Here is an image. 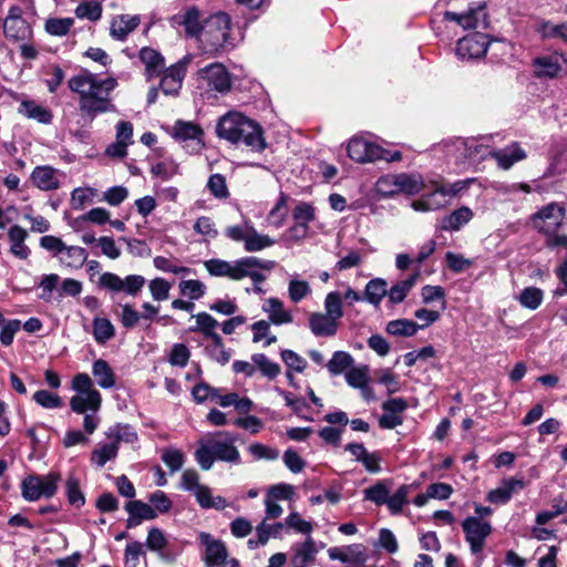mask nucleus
Masks as SVG:
<instances>
[{
	"mask_svg": "<svg viewBox=\"0 0 567 567\" xmlns=\"http://www.w3.org/2000/svg\"><path fill=\"white\" fill-rule=\"evenodd\" d=\"M197 76L209 90L224 94L231 89L230 74L221 63L216 62L199 69Z\"/></svg>",
	"mask_w": 567,
	"mask_h": 567,
	"instance_id": "nucleus-10",
	"label": "nucleus"
},
{
	"mask_svg": "<svg viewBox=\"0 0 567 567\" xmlns=\"http://www.w3.org/2000/svg\"><path fill=\"white\" fill-rule=\"evenodd\" d=\"M145 281L141 275H130L122 279L116 274L104 272L99 279V286L109 291H124L126 295L136 296L144 287Z\"/></svg>",
	"mask_w": 567,
	"mask_h": 567,
	"instance_id": "nucleus-9",
	"label": "nucleus"
},
{
	"mask_svg": "<svg viewBox=\"0 0 567 567\" xmlns=\"http://www.w3.org/2000/svg\"><path fill=\"white\" fill-rule=\"evenodd\" d=\"M61 474L55 471L47 475H30L22 481L21 493L24 499L34 502L40 498H51L58 492Z\"/></svg>",
	"mask_w": 567,
	"mask_h": 567,
	"instance_id": "nucleus-5",
	"label": "nucleus"
},
{
	"mask_svg": "<svg viewBox=\"0 0 567 567\" xmlns=\"http://www.w3.org/2000/svg\"><path fill=\"white\" fill-rule=\"evenodd\" d=\"M460 142H466V138L455 137L443 141L433 147V152L444 153L447 161L454 162L455 165L466 164V152H464Z\"/></svg>",
	"mask_w": 567,
	"mask_h": 567,
	"instance_id": "nucleus-28",
	"label": "nucleus"
},
{
	"mask_svg": "<svg viewBox=\"0 0 567 567\" xmlns=\"http://www.w3.org/2000/svg\"><path fill=\"white\" fill-rule=\"evenodd\" d=\"M194 495L202 508L224 509L227 506L226 499L221 496H213L210 488L206 485H202Z\"/></svg>",
	"mask_w": 567,
	"mask_h": 567,
	"instance_id": "nucleus-44",
	"label": "nucleus"
},
{
	"mask_svg": "<svg viewBox=\"0 0 567 567\" xmlns=\"http://www.w3.org/2000/svg\"><path fill=\"white\" fill-rule=\"evenodd\" d=\"M399 194L416 195L424 188V181L420 174H396Z\"/></svg>",
	"mask_w": 567,
	"mask_h": 567,
	"instance_id": "nucleus-42",
	"label": "nucleus"
},
{
	"mask_svg": "<svg viewBox=\"0 0 567 567\" xmlns=\"http://www.w3.org/2000/svg\"><path fill=\"white\" fill-rule=\"evenodd\" d=\"M200 546L204 548L203 561L205 567H240L238 559L229 557L224 542L206 532L198 534Z\"/></svg>",
	"mask_w": 567,
	"mask_h": 567,
	"instance_id": "nucleus-6",
	"label": "nucleus"
},
{
	"mask_svg": "<svg viewBox=\"0 0 567 567\" xmlns=\"http://www.w3.org/2000/svg\"><path fill=\"white\" fill-rule=\"evenodd\" d=\"M492 157L496 159L498 166L503 169L511 168L515 163L526 158V152L514 142L501 150H494Z\"/></svg>",
	"mask_w": 567,
	"mask_h": 567,
	"instance_id": "nucleus-31",
	"label": "nucleus"
},
{
	"mask_svg": "<svg viewBox=\"0 0 567 567\" xmlns=\"http://www.w3.org/2000/svg\"><path fill=\"white\" fill-rule=\"evenodd\" d=\"M364 498L369 499L377 505H383L388 501L389 488L384 482H378L373 486L363 491Z\"/></svg>",
	"mask_w": 567,
	"mask_h": 567,
	"instance_id": "nucleus-64",
	"label": "nucleus"
},
{
	"mask_svg": "<svg viewBox=\"0 0 567 567\" xmlns=\"http://www.w3.org/2000/svg\"><path fill=\"white\" fill-rule=\"evenodd\" d=\"M8 238L10 241V252L19 258L27 259L31 250L25 245V239L28 238V231L19 225H13L9 228Z\"/></svg>",
	"mask_w": 567,
	"mask_h": 567,
	"instance_id": "nucleus-33",
	"label": "nucleus"
},
{
	"mask_svg": "<svg viewBox=\"0 0 567 567\" xmlns=\"http://www.w3.org/2000/svg\"><path fill=\"white\" fill-rule=\"evenodd\" d=\"M488 44L486 34L474 32L457 41L455 53L461 60L480 59L485 55Z\"/></svg>",
	"mask_w": 567,
	"mask_h": 567,
	"instance_id": "nucleus-12",
	"label": "nucleus"
},
{
	"mask_svg": "<svg viewBox=\"0 0 567 567\" xmlns=\"http://www.w3.org/2000/svg\"><path fill=\"white\" fill-rule=\"evenodd\" d=\"M489 137L483 136L480 138H466V142H460L464 152H466V164H476L487 157H492L493 148L487 143Z\"/></svg>",
	"mask_w": 567,
	"mask_h": 567,
	"instance_id": "nucleus-23",
	"label": "nucleus"
},
{
	"mask_svg": "<svg viewBox=\"0 0 567 567\" xmlns=\"http://www.w3.org/2000/svg\"><path fill=\"white\" fill-rule=\"evenodd\" d=\"M247 257L239 258L235 261H227L218 258L206 260L204 266L209 275L215 277H227L231 280H240V275Z\"/></svg>",
	"mask_w": 567,
	"mask_h": 567,
	"instance_id": "nucleus-19",
	"label": "nucleus"
},
{
	"mask_svg": "<svg viewBox=\"0 0 567 567\" xmlns=\"http://www.w3.org/2000/svg\"><path fill=\"white\" fill-rule=\"evenodd\" d=\"M172 285L164 278L157 277L148 282V289L155 301H164L169 297Z\"/></svg>",
	"mask_w": 567,
	"mask_h": 567,
	"instance_id": "nucleus-62",
	"label": "nucleus"
},
{
	"mask_svg": "<svg viewBox=\"0 0 567 567\" xmlns=\"http://www.w3.org/2000/svg\"><path fill=\"white\" fill-rule=\"evenodd\" d=\"M444 19L456 22L464 29H476L478 27L485 28L487 25L485 6L482 3H478L474 8H470L463 13L446 11L444 13Z\"/></svg>",
	"mask_w": 567,
	"mask_h": 567,
	"instance_id": "nucleus-20",
	"label": "nucleus"
},
{
	"mask_svg": "<svg viewBox=\"0 0 567 567\" xmlns=\"http://www.w3.org/2000/svg\"><path fill=\"white\" fill-rule=\"evenodd\" d=\"M68 85L79 95V110L84 120L92 122L100 114L116 111L112 100V92L117 86L115 78L99 79L97 74L82 70L68 81Z\"/></svg>",
	"mask_w": 567,
	"mask_h": 567,
	"instance_id": "nucleus-1",
	"label": "nucleus"
},
{
	"mask_svg": "<svg viewBox=\"0 0 567 567\" xmlns=\"http://www.w3.org/2000/svg\"><path fill=\"white\" fill-rule=\"evenodd\" d=\"M87 251L79 246H65V249L59 256L62 266L70 269H80L87 260Z\"/></svg>",
	"mask_w": 567,
	"mask_h": 567,
	"instance_id": "nucleus-38",
	"label": "nucleus"
},
{
	"mask_svg": "<svg viewBox=\"0 0 567 567\" xmlns=\"http://www.w3.org/2000/svg\"><path fill=\"white\" fill-rule=\"evenodd\" d=\"M292 567H309L316 560L319 548L312 537L308 536L305 542L292 546Z\"/></svg>",
	"mask_w": 567,
	"mask_h": 567,
	"instance_id": "nucleus-24",
	"label": "nucleus"
},
{
	"mask_svg": "<svg viewBox=\"0 0 567 567\" xmlns=\"http://www.w3.org/2000/svg\"><path fill=\"white\" fill-rule=\"evenodd\" d=\"M246 116L239 112H228L223 115L216 125L217 136L233 144L238 143V133Z\"/></svg>",
	"mask_w": 567,
	"mask_h": 567,
	"instance_id": "nucleus-22",
	"label": "nucleus"
},
{
	"mask_svg": "<svg viewBox=\"0 0 567 567\" xmlns=\"http://www.w3.org/2000/svg\"><path fill=\"white\" fill-rule=\"evenodd\" d=\"M348 155L358 163H372L385 156L381 146L360 137L350 140L348 144Z\"/></svg>",
	"mask_w": 567,
	"mask_h": 567,
	"instance_id": "nucleus-15",
	"label": "nucleus"
},
{
	"mask_svg": "<svg viewBox=\"0 0 567 567\" xmlns=\"http://www.w3.org/2000/svg\"><path fill=\"white\" fill-rule=\"evenodd\" d=\"M422 328L423 326L417 324L413 320L395 319L386 323L385 331L395 337H412Z\"/></svg>",
	"mask_w": 567,
	"mask_h": 567,
	"instance_id": "nucleus-43",
	"label": "nucleus"
},
{
	"mask_svg": "<svg viewBox=\"0 0 567 567\" xmlns=\"http://www.w3.org/2000/svg\"><path fill=\"white\" fill-rule=\"evenodd\" d=\"M251 361L259 369L261 374L270 380L276 379L281 372L280 365L277 362L271 361L264 353L252 354Z\"/></svg>",
	"mask_w": 567,
	"mask_h": 567,
	"instance_id": "nucleus-49",
	"label": "nucleus"
},
{
	"mask_svg": "<svg viewBox=\"0 0 567 567\" xmlns=\"http://www.w3.org/2000/svg\"><path fill=\"white\" fill-rule=\"evenodd\" d=\"M189 62L190 56L186 55L165 70L159 83V87L165 95L174 96L179 93Z\"/></svg>",
	"mask_w": 567,
	"mask_h": 567,
	"instance_id": "nucleus-13",
	"label": "nucleus"
},
{
	"mask_svg": "<svg viewBox=\"0 0 567 567\" xmlns=\"http://www.w3.org/2000/svg\"><path fill=\"white\" fill-rule=\"evenodd\" d=\"M262 310L268 313L269 322L276 326L287 324L293 321L291 312L285 309L284 302L279 298H268L262 306Z\"/></svg>",
	"mask_w": 567,
	"mask_h": 567,
	"instance_id": "nucleus-32",
	"label": "nucleus"
},
{
	"mask_svg": "<svg viewBox=\"0 0 567 567\" xmlns=\"http://www.w3.org/2000/svg\"><path fill=\"white\" fill-rule=\"evenodd\" d=\"M231 20L225 12H216L204 20V30L198 41L206 54L217 55L228 52L235 47L230 34Z\"/></svg>",
	"mask_w": 567,
	"mask_h": 567,
	"instance_id": "nucleus-3",
	"label": "nucleus"
},
{
	"mask_svg": "<svg viewBox=\"0 0 567 567\" xmlns=\"http://www.w3.org/2000/svg\"><path fill=\"white\" fill-rule=\"evenodd\" d=\"M238 143L245 144L254 152H262L267 147L262 127L247 116L238 133Z\"/></svg>",
	"mask_w": 567,
	"mask_h": 567,
	"instance_id": "nucleus-18",
	"label": "nucleus"
},
{
	"mask_svg": "<svg viewBox=\"0 0 567 567\" xmlns=\"http://www.w3.org/2000/svg\"><path fill=\"white\" fill-rule=\"evenodd\" d=\"M525 482L522 478L511 477L504 480L502 485L487 494V501L494 504H506L514 493L523 489Z\"/></svg>",
	"mask_w": 567,
	"mask_h": 567,
	"instance_id": "nucleus-27",
	"label": "nucleus"
},
{
	"mask_svg": "<svg viewBox=\"0 0 567 567\" xmlns=\"http://www.w3.org/2000/svg\"><path fill=\"white\" fill-rule=\"evenodd\" d=\"M533 71L538 79L558 78L567 71V61L557 52L537 56L533 61Z\"/></svg>",
	"mask_w": 567,
	"mask_h": 567,
	"instance_id": "nucleus-11",
	"label": "nucleus"
},
{
	"mask_svg": "<svg viewBox=\"0 0 567 567\" xmlns=\"http://www.w3.org/2000/svg\"><path fill=\"white\" fill-rule=\"evenodd\" d=\"M564 219L565 208L557 203H550L546 206H543L532 217L534 227L546 236L556 233L563 225Z\"/></svg>",
	"mask_w": 567,
	"mask_h": 567,
	"instance_id": "nucleus-8",
	"label": "nucleus"
},
{
	"mask_svg": "<svg viewBox=\"0 0 567 567\" xmlns=\"http://www.w3.org/2000/svg\"><path fill=\"white\" fill-rule=\"evenodd\" d=\"M115 336V328L107 318L93 319V337L99 344H105Z\"/></svg>",
	"mask_w": 567,
	"mask_h": 567,
	"instance_id": "nucleus-46",
	"label": "nucleus"
},
{
	"mask_svg": "<svg viewBox=\"0 0 567 567\" xmlns=\"http://www.w3.org/2000/svg\"><path fill=\"white\" fill-rule=\"evenodd\" d=\"M420 277L419 270L414 274L410 275L406 279L400 280L394 284L391 288H388V298L389 302L393 305H398L404 301L408 297L409 292L416 285L417 279Z\"/></svg>",
	"mask_w": 567,
	"mask_h": 567,
	"instance_id": "nucleus-35",
	"label": "nucleus"
},
{
	"mask_svg": "<svg viewBox=\"0 0 567 567\" xmlns=\"http://www.w3.org/2000/svg\"><path fill=\"white\" fill-rule=\"evenodd\" d=\"M326 316H329L336 322L343 317L342 298L338 291L329 292L324 299Z\"/></svg>",
	"mask_w": 567,
	"mask_h": 567,
	"instance_id": "nucleus-54",
	"label": "nucleus"
},
{
	"mask_svg": "<svg viewBox=\"0 0 567 567\" xmlns=\"http://www.w3.org/2000/svg\"><path fill=\"white\" fill-rule=\"evenodd\" d=\"M217 435L223 436L224 440H218L215 437L208 439L215 458L229 463H239L240 454L238 449L234 445V443L238 440V434L225 431L218 432Z\"/></svg>",
	"mask_w": 567,
	"mask_h": 567,
	"instance_id": "nucleus-16",
	"label": "nucleus"
},
{
	"mask_svg": "<svg viewBox=\"0 0 567 567\" xmlns=\"http://www.w3.org/2000/svg\"><path fill=\"white\" fill-rule=\"evenodd\" d=\"M19 113L42 124H50L53 115L51 111L34 101H22Z\"/></svg>",
	"mask_w": 567,
	"mask_h": 567,
	"instance_id": "nucleus-41",
	"label": "nucleus"
},
{
	"mask_svg": "<svg viewBox=\"0 0 567 567\" xmlns=\"http://www.w3.org/2000/svg\"><path fill=\"white\" fill-rule=\"evenodd\" d=\"M247 239L245 240L244 247L246 251L254 252L260 251L265 248L271 247L275 240L268 235L259 234L255 227H249Z\"/></svg>",
	"mask_w": 567,
	"mask_h": 567,
	"instance_id": "nucleus-48",
	"label": "nucleus"
},
{
	"mask_svg": "<svg viewBox=\"0 0 567 567\" xmlns=\"http://www.w3.org/2000/svg\"><path fill=\"white\" fill-rule=\"evenodd\" d=\"M107 436L114 437L113 442H117V445L120 442L134 443L137 441V433L127 424H116L115 426L110 427Z\"/></svg>",
	"mask_w": 567,
	"mask_h": 567,
	"instance_id": "nucleus-60",
	"label": "nucleus"
},
{
	"mask_svg": "<svg viewBox=\"0 0 567 567\" xmlns=\"http://www.w3.org/2000/svg\"><path fill=\"white\" fill-rule=\"evenodd\" d=\"M92 375L101 389L109 390L116 384V375L104 359H97L92 363Z\"/></svg>",
	"mask_w": 567,
	"mask_h": 567,
	"instance_id": "nucleus-34",
	"label": "nucleus"
},
{
	"mask_svg": "<svg viewBox=\"0 0 567 567\" xmlns=\"http://www.w3.org/2000/svg\"><path fill=\"white\" fill-rule=\"evenodd\" d=\"M207 188L218 199H226L229 196L226 178L221 174H213L207 182Z\"/></svg>",
	"mask_w": 567,
	"mask_h": 567,
	"instance_id": "nucleus-63",
	"label": "nucleus"
},
{
	"mask_svg": "<svg viewBox=\"0 0 567 567\" xmlns=\"http://www.w3.org/2000/svg\"><path fill=\"white\" fill-rule=\"evenodd\" d=\"M543 299V290L534 286L524 288L517 297L520 306L529 310H536L542 305Z\"/></svg>",
	"mask_w": 567,
	"mask_h": 567,
	"instance_id": "nucleus-50",
	"label": "nucleus"
},
{
	"mask_svg": "<svg viewBox=\"0 0 567 567\" xmlns=\"http://www.w3.org/2000/svg\"><path fill=\"white\" fill-rule=\"evenodd\" d=\"M396 174L381 176L375 184V189L382 197H393L399 194Z\"/></svg>",
	"mask_w": 567,
	"mask_h": 567,
	"instance_id": "nucleus-57",
	"label": "nucleus"
},
{
	"mask_svg": "<svg viewBox=\"0 0 567 567\" xmlns=\"http://www.w3.org/2000/svg\"><path fill=\"white\" fill-rule=\"evenodd\" d=\"M178 288L181 295L190 300H198L206 293V285L197 279L182 280Z\"/></svg>",
	"mask_w": 567,
	"mask_h": 567,
	"instance_id": "nucleus-55",
	"label": "nucleus"
},
{
	"mask_svg": "<svg viewBox=\"0 0 567 567\" xmlns=\"http://www.w3.org/2000/svg\"><path fill=\"white\" fill-rule=\"evenodd\" d=\"M172 136L188 153H198L204 147V131L194 122L177 120L172 127Z\"/></svg>",
	"mask_w": 567,
	"mask_h": 567,
	"instance_id": "nucleus-7",
	"label": "nucleus"
},
{
	"mask_svg": "<svg viewBox=\"0 0 567 567\" xmlns=\"http://www.w3.org/2000/svg\"><path fill=\"white\" fill-rule=\"evenodd\" d=\"M71 388L76 392L70 399V408L76 414H83V429L86 434L95 432L100 424L97 413L102 405V394L94 388L87 373L81 372L73 377Z\"/></svg>",
	"mask_w": 567,
	"mask_h": 567,
	"instance_id": "nucleus-2",
	"label": "nucleus"
},
{
	"mask_svg": "<svg viewBox=\"0 0 567 567\" xmlns=\"http://www.w3.org/2000/svg\"><path fill=\"white\" fill-rule=\"evenodd\" d=\"M178 24L184 27L185 35L194 38L197 42L204 30V20L200 19V12L196 7H190L183 14L174 18Z\"/></svg>",
	"mask_w": 567,
	"mask_h": 567,
	"instance_id": "nucleus-25",
	"label": "nucleus"
},
{
	"mask_svg": "<svg viewBox=\"0 0 567 567\" xmlns=\"http://www.w3.org/2000/svg\"><path fill=\"white\" fill-rule=\"evenodd\" d=\"M65 495L71 506L81 508L85 504V496L75 476H69L65 482Z\"/></svg>",
	"mask_w": 567,
	"mask_h": 567,
	"instance_id": "nucleus-52",
	"label": "nucleus"
},
{
	"mask_svg": "<svg viewBox=\"0 0 567 567\" xmlns=\"http://www.w3.org/2000/svg\"><path fill=\"white\" fill-rule=\"evenodd\" d=\"M195 460L202 470L208 471L213 467L215 462V455L213 449L208 442L200 443L198 449L195 451Z\"/></svg>",
	"mask_w": 567,
	"mask_h": 567,
	"instance_id": "nucleus-61",
	"label": "nucleus"
},
{
	"mask_svg": "<svg viewBox=\"0 0 567 567\" xmlns=\"http://www.w3.org/2000/svg\"><path fill=\"white\" fill-rule=\"evenodd\" d=\"M4 35L12 41H24L32 35V28L29 22L22 18L19 7H11L8 17L3 22Z\"/></svg>",
	"mask_w": 567,
	"mask_h": 567,
	"instance_id": "nucleus-17",
	"label": "nucleus"
},
{
	"mask_svg": "<svg viewBox=\"0 0 567 567\" xmlns=\"http://www.w3.org/2000/svg\"><path fill=\"white\" fill-rule=\"evenodd\" d=\"M75 16L79 19L99 21L102 17V6L97 1H83L75 8Z\"/></svg>",
	"mask_w": 567,
	"mask_h": 567,
	"instance_id": "nucleus-53",
	"label": "nucleus"
},
{
	"mask_svg": "<svg viewBox=\"0 0 567 567\" xmlns=\"http://www.w3.org/2000/svg\"><path fill=\"white\" fill-rule=\"evenodd\" d=\"M117 442L106 443L92 451L91 461L97 467H103L109 461L117 456Z\"/></svg>",
	"mask_w": 567,
	"mask_h": 567,
	"instance_id": "nucleus-47",
	"label": "nucleus"
},
{
	"mask_svg": "<svg viewBox=\"0 0 567 567\" xmlns=\"http://www.w3.org/2000/svg\"><path fill=\"white\" fill-rule=\"evenodd\" d=\"M295 225L289 229L292 237L305 238L309 231V224L316 218L315 207L310 203H299L293 212Z\"/></svg>",
	"mask_w": 567,
	"mask_h": 567,
	"instance_id": "nucleus-21",
	"label": "nucleus"
},
{
	"mask_svg": "<svg viewBox=\"0 0 567 567\" xmlns=\"http://www.w3.org/2000/svg\"><path fill=\"white\" fill-rule=\"evenodd\" d=\"M353 362L354 360L349 352L340 350L333 352L332 358L327 363V368L332 375H339L347 372L353 365Z\"/></svg>",
	"mask_w": 567,
	"mask_h": 567,
	"instance_id": "nucleus-45",
	"label": "nucleus"
},
{
	"mask_svg": "<svg viewBox=\"0 0 567 567\" xmlns=\"http://www.w3.org/2000/svg\"><path fill=\"white\" fill-rule=\"evenodd\" d=\"M193 318H195L196 326L190 327L189 331L200 332L205 338L210 340H218V337L220 336L216 332V329L219 323L213 316L207 312H198L197 315H194Z\"/></svg>",
	"mask_w": 567,
	"mask_h": 567,
	"instance_id": "nucleus-39",
	"label": "nucleus"
},
{
	"mask_svg": "<svg viewBox=\"0 0 567 567\" xmlns=\"http://www.w3.org/2000/svg\"><path fill=\"white\" fill-rule=\"evenodd\" d=\"M31 181L41 190H54L60 187L58 171L51 166H37L31 174Z\"/></svg>",
	"mask_w": 567,
	"mask_h": 567,
	"instance_id": "nucleus-30",
	"label": "nucleus"
},
{
	"mask_svg": "<svg viewBox=\"0 0 567 567\" xmlns=\"http://www.w3.org/2000/svg\"><path fill=\"white\" fill-rule=\"evenodd\" d=\"M388 293V282L383 278H373L369 280L364 287L363 298L364 301L379 308L383 298Z\"/></svg>",
	"mask_w": 567,
	"mask_h": 567,
	"instance_id": "nucleus-36",
	"label": "nucleus"
},
{
	"mask_svg": "<svg viewBox=\"0 0 567 567\" xmlns=\"http://www.w3.org/2000/svg\"><path fill=\"white\" fill-rule=\"evenodd\" d=\"M287 195L280 193L277 203L268 214V221L276 228H280L287 218Z\"/></svg>",
	"mask_w": 567,
	"mask_h": 567,
	"instance_id": "nucleus-56",
	"label": "nucleus"
},
{
	"mask_svg": "<svg viewBox=\"0 0 567 567\" xmlns=\"http://www.w3.org/2000/svg\"><path fill=\"white\" fill-rule=\"evenodd\" d=\"M138 58L145 64L146 74L150 79L159 75L164 66V58L158 51L145 47L140 51Z\"/></svg>",
	"mask_w": 567,
	"mask_h": 567,
	"instance_id": "nucleus-40",
	"label": "nucleus"
},
{
	"mask_svg": "<svg viewBox=\"0 0 567 567\" xmlns=\"http://www.w3.org/2000/svg\"><path fill=\"white\" fill-rule=\"evenodd\" d=\"M309 329L316 337H333L339 323L322 312H312L309 316Z\"/></svg>",
	"mask_w": 567,
	"mask_h": 567,
	"instance_id": "nucleus-29",
	"label": "nucleus"
},
{
	"mask_svg": "<svg viewBox=\"0 0 567 567\" xmlns=\"http://www.w3.org/2000/svg\"><path fill=\"white\" fill-rule=\"evenodd\" d=\"M73 23L72 18H51L45 22V31L51 35L63 37L69 33Z\"/></svg>",
	"mask_w": 567,
	"mask_h": 567,
	"instance_id": "nucleus-58",
	"label": "nucleus"
},
{
	"mask_svg": "<svg viewBox=\"0 0 567 567\" xmlns=\"http://www.w3.org/2000/svg\"><path fill=\"white\" fill-rule=\"evenodd\" d=\"M474 214L471 208L463 206L441 219V228L447 231H457L466 225Z\"/></svg>",
	"mask_w": 567,
	"mask_h": 567,
	"instance_id": "nucleus-37",
	"label": "nucleus"
},
{
	"mask_svg": "<svg viewBox=\"0 0 567 567\" xmlns=\"http://www.w3.org/2000/svg\"><path fill=\"white\" fill-rule=\"evenodd\" d=\"M462 529L465 540L470 546L471 554L476 557L474 567H482L483 549L486 539L493 532L491 522L481 519L480 517L468 516L462 522Z\"/></svg>",
	"mask_w": 567,
	"mask_h": 567,
	"instance_id": "nucleus-4",
	"label": "nucleus"
},
{
	"mask_svg": "<svg viewBox=\"0 0 567 567\" xmlns=\"http://www.w3.org/2000/svg\"><path fill=\"white\" fill-rule=\"evenodd\" d=\"M141 23L138 14H120L113 18L110 27V35L117 41H124Z\"/></svg>",
	"mask_w": 567,
	"mask_h": 567,
	"instance_id": "nucleus-26",
	"label": "nucleus"
},
{
	"mask_svg": "<svg viewBox=\"0 0 567 567\" xmlns=\"http://www.w3.org/2000/svg\"><path fill=\"white\" fill-rule=\"evenodd\" d=\"M125 511L128 515H135L140 520H152L157 517V512L152 505L142 501H130L125 504Z\"/></svg>",
	"mask_w": 567,
	"mask_h": 567,
	"instance_id": "nucleus-51",
	"label": "nucleus"
},
{
	"mask_svg": "<svg viewBox=\"0 0 567 567\" xmlns=\"http://www.w3.org/2000/svg\"><path fill=\"white\" fill-rule=\"evenodd\" d=\"M311 293L308 281L291 279L288 284V296L293 303H298Z\"/></svg>",
	"mask_w": 567,
	"mask_h": 567,
	"instance_id": "nucleus-59",
	"label": "nucleus"
},
{
	"mask_svg": "<svg viewBox=\"0 0 567 567\" xmlns=\"http://www.w3.org/2000/svg\"><path fill=\"white\" fill-rule=\"evenodd\" d=\"M276 267V262L274 260L260 259L258 257L249 256L245 262L243 271L240 275V280L249 277L252 280L254 287L252 291L262 295L265 293L261 284L266 280V275L261 271H271Z\"/></svg>",
	"mask_w": 567,
	"mask_h": 567,
	"instance_id": "nucleus-14",
	"label": "nucleus"
}]
</instances>
